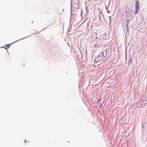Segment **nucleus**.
I'll return each instance as SVG.
<instances>
[{
  "label": "nucleus",
  "mask_w": 147,
  "mask_h": 147,
  "mask_svg": "<svg viewBox=\"0 0 147 147\" xmlns=\"http://www.w3.org/2000/svg\"><path fill=\"white\" fill-rule=\"evenodd\" d=\"M131 63V60H129L128 62V63H129V64H130Z\"/></svg>",
  "instance_id": "obj_6"
},
{
  "label": "nucleus",
  "mask_w": 147,
  "mask_h": 147,
  "mask_svg": "<svg viewBox=\"0 0 147 147\" xmlns=\"http://www.w3.org/2000/svg\"><path fill=\"white\" fill-rule=\"evenodd\" d=\"M107 50H104L102 53V55H101V56L103 58H104L107 56Z\"/></svg>",
  "instance_id": "obj_3"
},
{
  "label": "nucleus",
  "mask_w": 147,
  "mask_h": 147,
  "mask_svg": "<svg viewBox=\"0 0 147 147\" xmlns=\"http://www.w3.org/2000/svg\"><path fill=\"white\" fill-rule=\"evenodd\" d=\"M132 13L130 11L126 12V17L127 18H129L132 17V15H131V13Z\"/></svg>",
  "instance_id": "obj_4"
},
{
  "label": "nucleus",
  "mask_w": 147,
  "mask_h": 147,
  "mask_svg": "<svg viewBox=\"0 0 147 147\" xmlns=\"http://www.w3.org/2000/svg\"><path fill=\"white\" fill-rule=\"evenodd\" d=\"M103 57L101 56V55H99L94 59V61L96 62L101 61L103 59Z\"/></svg>",
  "instance_id": "obj_1"
},
{
  "label": "nucleus",
  "mask_w": 147,
  "mask_h": 147,
  "mask_svg": "<svg viewBox=\"0 0 147 147\" xmlns=\"http://www.w3.org/2000/svg\"><path fill=\"white\" fill-rule=\"evenodd\" d=\"M8 45V46H7L8 47V48H9V45Z\"/></svg>",
  "instance_id": "obj_7"
},
{
  "label": "nucleus",
  "mask_w": 147,
  "mask_h": 147,
  "mask_svg": "<svg viewBox=\"0 0 147 147\" xmlns=\"http://www.w3.org/2000/svg\"><path fill=\"white\" fill-rule=\"evenodd\" d=\"M124 8L125 9V12L130 11V9L128 7L127 5H125Z\"/></svg>",
  "instance_id": "obj_5"
},
{
  "label": "nucleus",
  "mask_w": 147,
  "mask_h": 147,
  "mask_svg": "<svg viewBox=\"0 0 147 147\" xmlns=\"http://www.w3.org/2000/svg\"><path fill=\"white\" fill-rule=\"evenodd\" d=\"M136 3L135 5L136 7L135 10L134 11L135 14H136L138 12V3L137 1H136Z\"/></svg>",
  "instance_id": "obj_2"
}]
</instances>
